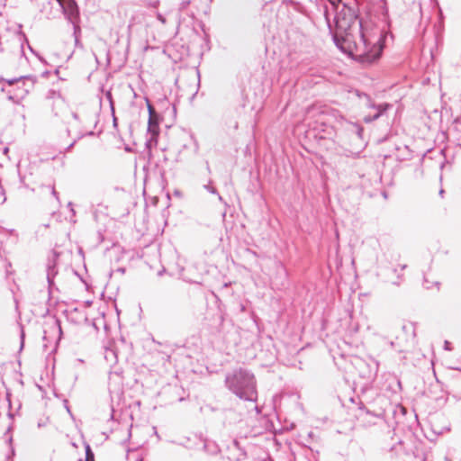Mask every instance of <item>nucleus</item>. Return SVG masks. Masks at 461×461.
<instances>
[{
    "instance_id": "obj_1",
    "label": "nucleus",
    "mask_w": 461,
    "mask_h": 461,
    "mask_svg": "<svg viewBox=\"0 0 461 461\" xmlns=\"http://www.w3.org/2000/svg\"><path fill=\"white\" fill-rule=\"evenodd\" d=\"M325 18L333 41L340 50L364 65H370L380 59L384 45L380 38H371L365 32L357 0L343 3L340 9L336 8L334 30L328 11Z\"/></svg>"
},
{
    "instance_id": "obj_2",
    "label": "nucleus",
    "mask_w": 461,
    "mask_h": 461,
    "mask_svg": "<svg viewBox=\"0 0 461 461\" xmlns=\"http://www.w3.org/2000/svg\"><path fill=\"white\" fill-rule=\"evenodd\" d=\"M226 387L240 399L256 402L258 399L257 382L253 373L239 368L225 376Z\"/></svg>"
},
{
    "instance_id": "obj_3",
    "label": "nucleus",
    "mask_w": 461,
    "mask_h": 461,
    "mask_svg": "<svg viewBox=\"0 0 461 461\" xmlns=\"http://www.w3.org/2000/svg\"><path fill=\"white\" fill-rule=\"evenodd\" d=\"M382 451L390 459L404 458L409 456L405 442L395 433L391 436L389 442H384ZM403 461L406 460L403 459Z\"/></svg>"
},
{
    "instance_id": "obj_4",
    "label": "nucleus",
    "mask_w": 461,
    "mask_h": 461,
    "mask_svg": "<svg viewBox=\"0 0 461 461\" xmlns=\"http://www.w3.org/2000/svg\"><path fill=\"white\" fill-rule=\"evenodd\" d=\"M37 81L36 77L28 75L22 76L19 77L9 78L6 80V83L9 86H14V84H22L23 89L20 93H14V95H9L8 99L12 100L15 103H18L20 100L23 99L34 87V85Z\"/></svg>"
},
{
    "instance_id": "obj_5",
    "label": "nucleus",
    "mask_w": 461,
    "mask_h": 461,
    "mask_svg": "<svg viewBox=\"0 0 461 461\" xmlns=\"http://www.w3.org/2000/svg\"><path fill=\"white\" fill-rule=\"evenodd\" d=\"M354 365L358 371L359 376L366 380L375 379L379 368L378 361L371 357L366 359L356 358Z\"/></svg>"
},
{
    "instance_id": "obj_6",
    "label": "nucleus",
    "mask_w": 461,
    "mask_h": 461,
    "mask_svg": "<svg viewBox=\"0 0 461 461\" xmlns=\"http://www.w3.org/2000/svg\"><path fill=\"white\" fill-rule=\"evenodd\" d=\"M68 22L80 20V13L76 0H57Z\"/></svg>"
},
{
    "instance_id": "obj_7",
    "label": "nucleus",
    "mask_w": 461,
    "mask_h": 461,
    "mask_svg": "<svg viewBox=\"0 0 461 461\" xmlns=\"http://www.w3.org/2000/svg\"><path fill=\"white\" fill-rule=\"evenodd\" d=\"M227 456L230 461H243L246 458L247 453L238 439H233L228 446Z\"/></svg>"
},
{
    "instance_id": "obj_8",
    "label": "nucleus",
    "mask_w": 461,
    "mask_h": 461,
    "mask_svg": "<svg viewBox=\"0 0 461 461\" xmlns=\"http://www.w3.org/2000/svg\"><path fill=\"white\" fill-rule=\"evenodd\" d=\"M59 257V253L54 252L52 259H49L47 264V281L49 285V288H51L54 285V278L58 275L57 269V258Z\"/></svg>"
},
{
    "instance_id": "obj_9",
    "label": "nucleus",
    "mask_w": 461,
    "mask_h": 461,
    "mask_svg": "<svg viewBox=\"0 0 461 461\" xmlns=\"http://www.w3.org/2000/svg\"><path fill=\"white\" fill-rule=\"evenodd\" d=\"M147 105H148V110H149V113L148 130L151 133V139L149 141H147L146 144H147L148 147H149L150 142H151L153 137H155L156 135L158 134V122H156L153 120V113L155 111H154L153 106L149 104V102L148 100H147Z\"/></svg>"
},
{
    "instance_id": "obj_10",
    "label": "nucleus",
    "mask_w": 461,
    "mask_h": 461,
    "mask_svg": "<svg viewBox=\"0 0 461 461\" xmlns=\"http://www.w3.org/2000/svg\"><path fill=\"white\" fill-rule=\"evenodd\" d=\"M195 438L199 439V444L202 446L203 449L206 453L215 455L219 452V447L215 442L203 438L202 435H200L199 437L195 435Z\"/></svg>"
},
{
    "instance_id": "obj_11",
    "label": "nucleus",
    "mask_w": 461,
    "mask_h": 461,
    "mask_svg": "<svg viewBox=\"0 0 461 461\" xmlns=\"http://www.w3.org/2000/svg\"><path fill=\"white\" fill-rule=\"evenodd\" d=\"M392 104H388V103H383V104H375V103H370L369 104V107L373 108L375 110V113L374 114H372L373 116V119L375 121H376L377 119H379L387 110H389L390 108H392Z\"/></svg>"
},
{
    "instance_id": "obj_12",
    "label": "nucleus",
    "mask_w": 461,
    "mask_h": 461,
    "mask_svg": "<svg viewBox=\"0 0 461 461\" xmlns=\"http://www.w3.org/2000/svg\"><path fill=\"white\" fill-rule=\"evenodd\" d=\"M450 133L456 139L459 145H461V119L456 118L454 120L450 129Z\"/></svg>"
},
{
    "instance_id": "obj_13",
    "label": "nucleus",
    "mask_w": 461,
    "mask_h": 461,
    "mask_svg": "<svg viewBox=\"0 0 461 461\" xmlns=\"http://www.w3.org/2000/svg\"><path fill=\"white\" fill-rule=\"evenodd\" d=\"M73 26V36L75 38V44L77 46L79 44V37L81 35V28H80V20H77V22H69Z\"/></svg>"
},
{
    "instance_id": "obj_14",
    "label": "nucleus",
    "mask_w": 461,
    "mask_h": 461,
    "mask_svg": "<svg viewBox=\"0 0 461 461\" xmlns=\"http://www.w3.org/2000/svg\"><path fill=\"white\" fill-rule=\"evenodd\" d=\"M104 358L108 364H115L117 362V355L115 350L112 348H106L104 352Z\"/></svg>"
},
{
    "instance_id": "obj_15",
    "label": "nucleus",
    "mask_w": 461,
    "mask_h": 461,
    "mask_svg": "<svg viewBox=\"0 0 461 461\" xmlns=\"http://www.w3.org/2000/svg\"><path fill=\"white\" fill-rule=\"evenodd\" d=\"M402 330L406 335H410L412 339L416 336L415 326L411 322L402 325Z\"/></svg>"
},
{
    "instance_id": "obj_16",
    "label": "nucleus",
    "mask_w": 461,
    "mask_h": 461,
    "mask_svg": "<svg viewBox=\"0 0 461 461\" xmlns=\"http://www.w3.org/2000/svg\"><path fill=\"white\" fill-rule=\"evenodd\" d=\"M86 450V461H95V454L91 449V447L87 444L85 447Z\"/></svg>"
},
{
    "instance_id": "obj_17",
    "label": "nucleus",
    "mask_w": 461,
    "mask_h": 461,
    "mask_svg": "<svg viewBox=\"0 0 461 461\" xmlns=\"http://www.w3.org/2000/svg\"><path fill=\"white\" fill-rule=\"evenodd\" d=\"M50 329H51L53 331H58V332H59V337L61 336V334H62V330H61V325H60V321H59V320L56 319V320L54 321V322L51 324Z\"/></svg>"
},
{
    "instance_id": "obj_18",
    "label": "nucleus",
    "mask_w": 461,
    "mask_h": 461,
    "mask_svg": "<svg viewBox=\"0 0 461 461\" xmlns=\"http://www.w3.org/2000/svg\"><path fill=\"white\" fill-rule=\"evenodd\" d=\"M191 0H181L179 4V11H184L190 5Z\"/></svg>"
},
{
    "instance_id": "obj_19",
    "label": "nucleus",
    "mask_w": 461,
    "mask_h": 461,
    "mask_svg": "<svg viewBox=\"0 0 461 461\" xmlns=\"http://www.w3.org/2000/svg\"><path fill=\"white\" fill-rule=\"evenodd\" d=\"M330 3L332 5V6L334 7V11H336V8L339 7V9H340L341 5H342V0H329Z\"/></svg>"
},
{
    "instance_id": "obj_20",
    "label": "nucleus",
    "mask_w": 461,
    "mask_h": 461,
    "mask_svg": "<svg viewBox=\"0 0 461 461\" xmlns=\"http://www.w3.org/2000/svg\"><path fill=\"white\" fill-rule=\"evenodd\" d=\"M156 17H157V19H158V20L162 24H166L167 20H166V17H165L163 14H161L160 13H158H158L156 14Z\"/></svg>"
},
{
    "instance_id": "obj_21",
    "label": "nucleus",
    "mask_w": 461,
    "mask_h": 461,
    "mask_svg": "<svg viewBox=\"0 0 461 461\" xmlns=\"http://www.w3.org/2000/svg\"><path fill=\"white\" fill-rule=\"evenodd\" d=\"M24 337H25V334H24L23 327L21 325V335H20V339H21V348H23V344H24Z\"/></svg>"
},
{
    "instance_id": "obj_22",
    "label": "nucleus",
    "mask_w": 461,
    "mask_h": 461,
    "mask_svg": "<svg viewBox=\"0 0 461 461\" xmlns=\"http://www.w3.org/2000/svg\"><path fill=\"white\" fill-rule=\"evenodd\" d=\"M397 276V281L391 280V279H389V278H388V279H386V281H387V282H391V283H392L393 285H400V281H399V280L402 278V275L397 274V276Z\"/></svg>"
},
{
    "instance_id": "obj_23",
    "label": "nucleus",
    "mask_w": 461,
    "mask_h": 461,
    "mask_svg": "<svg viewBox=\"0 0 461 461\" xmlns=\"http://www.w3.org/2000/svg\"><path fill=\"white\" fill-rule=\"evenodd\" d=\"M355 127L357 128V134L358 135L359 138L362 137V133L364 131V128L360 125H357L356 124Z\"/></svg>"
},
{
    "instance_id": "obj_24",
    "label": "nucleus",
    "mask_w": 461,
    "mask_h": 461,
    "mask_svg": "<svg viewBox=\"0 0 461 461\" xmlns=\"http://www.w3.org/2000/svg\"><path fill=\"white\" fill-rule=\"evenodd\" d=\"M363 121L366 122V123H371L373 122L375 120L373 119V116L372 115H366L363 119Z\"/></svg>"
},
{
    "instance_id": "obj_25",
    "label": "nucleus",
    "mask_w": 461,
    "mask_h": 461,
    "mask_svg": "<svg viewBox=\"0 0 461 461\" xmlns=\"http://www.w3.org/2000/svg\"><path fill=\"white\" fill-rule=\"evenodd\" d=\"M204 188L206 190H208L212 194H216L217 193L216 189L214 187L211 186L210 185H204Z\"/></svg>"
},
{
    "instance_id": "obj_26",
    "label": "nucleus",
    "mask_w": 461,
    "mask_h": 461,
    "mask_svg": "<svg viewBox=\"0 0 461 461\" xmlns=\"http://www.w3.org/2000/svg\"><path fill=\"white\" fill-rule=\"evenodd\" d=\"M15 311L18 314V317L21 318V312L19 311V302L16 298H14Z\"/></svg>"
},
{
    "instance_id": "obj_27",
    "label": "nucleus",
    "mask_w": 461,
    "mask_h": 461,
    "mask_svg": "<svg viewBox=\"0 0 461 461\" xmlns=\"http://www.w3.org/2000/svg\"><path fill=\"white\" fill-rule=\"evenodd\" d=\"M444 348H445L446 350H451V349H452V348H451V344H450V342H448L447 340H446V341H445V343H444Z\"/></svg>"
},
{
    "instance_id": "obj_28",
    "label": "nucleus",
    "mask_w": 461,
    "mask_h": 461,
    "mask_svg": "<svg viewBox=\"0 0 461 461\" xmlns=\"http://www.w3.org/2000/svg\"><path fill=\"white\" fill-rule=\"evenodd\" d=\"M16 86V91L15 93H20L23 89V85L22 84H14Z\"/></svg>"
},
{
    "instance_id": "obj_29",
    "label": "nucleus",
    "mask_w": 461,
    "mask_h": 461,
    "mask_svg": "<svg viewBox=\"0 0 461 461\" xmlns=\"http://www.w3.org/2000/svg\"><path fill=\"white\" fill-rule=\"evenodd\" d=\"M424 286L427 288V289H429L431 287L430 285V281H428L426 278H424Z\"/></svg>"
},
{
    "instance_id": "obj_30",
    "label": "nucleus",
    "mask_w": 461,
    "mask_h": 461,
    "mask_svg": "<svg viewBox=\"0 0 461 461\" xmlns=\"http://www.w3.org/2000/svg\"><path fill=\"white\" fill-rule=\"evenodd\" d=\"M64 405H65V407H66V409H67L68 412L69 414H71V411H70V408H69V406H68V400H65V401H64Z\"/></svg>"
},
{
    "instance_id": "obj_31",
    "label": "nucleus",
    "mask_w": 461,
    "mask_h": 461,
    "mask_svg": "<svg viewBox=\"0 0 461 461\" xmlns=\"http://www.w3.org/2000/svg\"><path fill=\"white\" fill-rule=\"evenodd\" d=\"M72 117L74 120L78 121V114L77 113H72Z\"/></svg>"
},
{
    "instance_id": "obj_32",
    "label": "nucleus",
    "mask_w": 461,
    "mask_h": 461,
    "mask_svg": "<svg viewBox=\"0 0 461 461\" xmlns=\"http://www.w3.org/2000/svg\"><path fill=\"white\" fill-rule=\"evenodd\" d=\"M51 194H52L55 197H57V196H58V193L56 192V190H55L54 186L52 187Z\"/></svg>"
},
{
    "instance_id": "obj_33",
    "label": "nucleus",
    "mask_w": 461,
    "mask_h": 461,
    "mask_svg": "<svg viewBox=\"0 0 461 461\" xmlns=\"http://www.w3.org/2000/svg\"><path fill=\"white\" fill-rule=\"evenodd\" d=\"M113 126L116 127L117 126V118L114 115H113Z\"/></svg>"
},
{
    "instance_id": "obj_34",
    "label": "nucleus",
    "mask_w": 461,
    "mask_h": 461,
    "mask_svg": "<svg viewBox=\"0 0 461 461\" xmlns=\"http://www.w3.org/2000/svg\"><path fill=\"white\" fill-rule=\"evenodd\" d=\"M158 5H159V1H156L151 5L156 8L158 6Z\"/></svg>"
},
{
    "instance_id": "obj_35",
    "label": "nucleus",
    "mask_w": 461,
    "mask_h": 461,
    "mask_svg": "<svg viewBox=\"0 0 461 461\" xmlns=\"http://www.w3.org/2000/svg\"><path fill=\"white\" fill-rule=\"evenodd\" d=\"M390 271H391L393 274H396V273H397V269H396V268H392Z\"/></svg>"
},
{
    "instance_id": "obj_36",
    "label": "nucleus",
    "mask_w": 461,
    "mask_h": 461,
    "mask_svg": "<svg viewBox=\"0 0 461 461\" xmlns=\"http://www.w3.org/2000/svg\"><path fill=\"white\" fill-rule=\"evenodd\" d=\"M406 267H407V265H402L401 266V270H404Z\"/></svg>"
},
{
    "instance_id": "obj_37",
    "label": "nucleus",
    "mask_w": 461,
    "mask_h": 461,
    "mask_svg": "<svg viewBox=\"0 0 461 461\" xmlns=\"http://www.w3.org/2000/svg\"><path fill=\"white\" fill-rule=\"evenodd\" d=\"M8 151H9V149H8L7 147H5V148L4 149V153H7Z\"/></svg>"
},
{
    "instance_id": "obj_38",
    "label": "nucleus",
    "mask_w": 461,
    "mask_h": 461,
    "mask_svg": "<svg viewBox=\"0 0 461 461\" xmlns=\"http://www.w3.org/2000/svg\"><path fill=\"white\" fill-rule=\"evenodd\" d=\"M443 194H444V190H443V189H441V190L439 191V195H440V196H443Z\"/></svg>"
},
{
    "instance_id": "obj_39",
    "label": "nucleus",
    "mask_w": 461,
    "mask_h": 461,
    "mask_svg": "<svg viewBox=\"0 0 461 461\" xmlns=\"http://www.w3.org/2000/svg\"><path fill=\"white\" fill-rule=\"evenodd\" d=\"M9 269H10V267H7V266H6V273H7V274H10V273H11V272L9 271Z\"/></svg>"
},
{
    "instance_id": "obj_40",
    "label": "nucleus",
    "mask_w": 461,
    "mask_h": 461,
    "mask_svg": "<svg viewBox=\"0 0 461 461\" xmlns=\"http://www.w3.org/2000/svg\"><path fill=\"white\" fill-rule=\"evenodd\" d=\"M6 80H7V79H5V78L0 77V82H2V81L6 82Z\"/></svg>"
},
{
    "instance_id": "obj_41",
    "label": "nucleus",
    "mask_w": 461,
    "mask_h": 461,
    "mask_svg": "<svg viewBox=\"0 0 461 461\" xmlns=\"http://www.w3.org/2000/svg\"><path fill=\"white\" fill-rule=\"evenodd\" d=\"M404 149H405L407 152H409V151H410V150H409V149H408V146H404Z\"/></svg>"
},
{
    "instance_id": "obj_42",
    "label": "nucleus",
    "mask_w": 461,
    "mask_h": 461,
    "mask_svg": "<svg viewBox=\"0 0 461 461\" xmlns=\"http://www.w3.org/2000/svg\"><path fill=\"white\" fill-rule=\"evenodd\" d=\"M73 146H74V142H73V143H71V144L68 146V149H70V148H72Z\"/></svg>"
},
{
    "instance_id": "obj_43",
    "label": "nucleus",
    "mask_w": 461,
    "mask_h": 461,
    "mask_svg": "<svg viewBox=\"0 0 461 461\" xmlns=\"http://www.w3.org/2000/svg\"><path fill=\"white\" fill-rule=\"evenodd\" d=\"M202 30L204 32V24H201Z\"/></svg>"
},
{
    "instance_id": "obj_44",
    "label": "nucleus",
    "mask_w": 461,
    "mask_h": 461,
    "mask_svg": "<svg viewBox=\"0 0 461 461\" xmlns=\"http://www.w3.org/2000/svg\"><path fill=\"white\" fill-rule=\"evenodd\" d=\"M88 135H94V131H90Z\"/></svg>"
},
{
    "instance_id": "obj_45",
    "label": "nucleus",
    "mask_w": 461,
    "mask_h": 461,
    "mask_svg": "<svg viewBox=\"0 0 461 461\" xmlns=\"http://www.w3.org/2000/svg\"><path fill=\"white\" fill-rule=\"evenodd\" d=\"M10 233H14V230H9Z\"/></svg>"
},
{
    "instance_id": "obj_46",
    "label": "nucleus",
    "mask_w": 461,
    "mask_h": 461,
    "mask_svg": "<svg viewBox=\"0 0 461 461\" xmlns=\"http://www.w3.org/2000/svg\"><path fill=\"white\" fill-rule=\"evenodd\" d=\"M7 267H12L10 262L7 263Z\"/></svg>"
},
{
    "instance_id": "obj_47",
    "label": "nucleus",
    "mask_w": 461,
    "mask_h": 461,
    "mask_svg": "<svg viewBox=\"0 0 461 461\" xmlns=\"http://www.w3.org/2000/svg\"><path fill=\"white\" fill-rule=\"evenodd\" d=\"M391 346L393 347L394 346V342L393 341H391Z\"/></svg>"
},
{
    "instance_id": "obj_48",
    "label": "nucleus",
    "mask_w": 461,
    "mask_h": 461,
    "mask_svg": "<svg viewBox=\"0 0 461 461\" xmlns=\"http://www.w3.org/2000/svg\"><path fill=\"white\" fill-rule=\"evenodd\" d=\"M454 370H460L458 367H453Z\"/></svg>"
},
{
    "instance_id": "obj_49",
    "label": "nucleus",
    "mask_w": 461,
    "mask_h": 461,
    "mask_svg": "<svg viewBox=\"0 0 461 461\" xmlns=\"http://www.w3.org/2000/svg\"><path fill=\"white\" fill-rule=\"evenodd\" d=\"M434 284H435L436 285H438V286L439 285V283H438V282H435Z\"/></svg>"
},
{
    "instance_id": "obj_50",
    "label": "nucleus",
    "mask_w": 461,
    "mask_h": 461,
    "mask_svg": "<svg viewBox=\"0 0 461 461\" xmlns=\"http://www.w3.org/2000/svg\"><path fill=\"white\" fill-rule=\"evenodd\" d=\"M446 461H451V459H449L448 457H446Z\"/></svg>"
},
{
    "instance_id": "obj_51",
    "label": "nucleus",
    "mask_w": 461,
    "mask_h": 461,
    "mask_svg": "<svg viewBox=\"0 0 461 461\" xmlns=\"http://www.w3.org/2000/svg\"><path fill=\"white\" fill-rule=\"evenodd\" d=\"M137 461H142V459L141 458H138Z\"/></svg>"
},
{
    "instance_id": "obj_52",
    "label": "nucleus",
    "mask_w": 461,
    "mask_h": 461,
    "mask_svg": "<svg viewBox=\"0 0 461 461\" xmlns=\"http://www.w3.org/2000/svg\"><path fill=\"white\" fill-rule=\"evenodd\" d=\"M424 460H425L424 458L421 459V461H424Z\"/></svg>"
},
{
    "instance_id": "obj_53",
    "label": "nucleus",
    "mask_w": 461,
    "mask_h": 461,
    "mask_svg": "<svg viewBox=\"0 0 461 461\" xmlns=\"http://www.w3.org/2000/svg\"><path fill=\"white\" fill-rule=\"evenodd\" d=\"M304 461H307V460H304Z\"/></svg>"
}]
</instances>
